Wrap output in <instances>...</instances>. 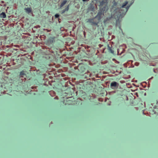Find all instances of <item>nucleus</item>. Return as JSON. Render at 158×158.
Returning <instances> with one entry per match:
<instances>
[{
    "label": "nucleus",
    "instance_id": "nucleus-1",
    "mask_svg": "<svg viewBox=\"0 0 158 158\" xmlns=\"http://www.w3.org/2000/svg\"><path fill=\"white\" fill-rule=\"evenodd\" d=\"M127 3V1H126L123 4L122 6L120 8H117L115 9H114V6H115L116 5L115 3L114 4L111 10V11L112 12L110 16L109 17L107 18L106 19L104 20L103 21L104 23H106L107 21L109 20L111 18H114L116 19L117 21L119 20L120 18L123 17L127 11L130 6V5L127 6L126 7Z\"/></svg>",
    "mask_w": 158,
    "mask_h": 158
},
{
    "label": "nucleus",
    "instance_id": "nucleus-2",
    "mask_svg": "<svg viewBox=\"0 0 158 158\" xmlns=\"http://www.w3.org/2000/svg\"><path fill=\"white\" fill-rule=\"evenodd\" d=\"M108 9V7L106 6H104L102 8H100V11L98 13L95 18H98L99 20H100L102 18V17L104 15V13L106 12Z\"/></svg>",
    "mask_w": 158,
    "mask_h": 158
},
{
    "label": "nucleus",
    "instance_id": "nucleus-3",
    "mask_svg": "<svg viewBox=\"0 0 158 158\" xmlns=\"http://www.w3.org/2000/svg\"><path fill=\"white\" fill-rule=\"evenodd\" d=\"M87 22L91 23L93 24L96 26L97 25L98 23V22H95L94 21V19H88L87 21Z\"/></svg>",
    "mask_w": 158,
    "mask_h": 158
},
{
    "label": "nucleus",
    "instance_id": "nucleus-4",
    "mask_svg": "<svg viewBox=\"0 0 158 158\" xmlns=\"http://www.w3.org/2000/svg\"><path fill=\"white\" fill-rule=\"evenodd\" d=\"M27 13L29 14L32 13V9L30 7L26 8L24 9Z\"/></svg>",
    "mask_w": 158,
    "mask_h": 158
},
{
    "label": "nucleus",
    "instance_id": "nucleus-5",
    "mask_svg": "<svg viewBox=\"0 0 158 158\" xmlns=\"http://www.w3.org/2000/svg\"><path fill=\"white\" fill-rule=\"evenodd\" d=\"M118 84L115 81H113L110 84V86L111 87H115L117 86Z\"/></svg>",
    "mask_w": 158,
    "mask_h": 158
},
{
    "label": "nucleus",
    "instance_id": "nucleus-6",
    "mask_svg": "<svg viewBox=\"0 0 158 158\" xmlns=\"http://www.w3.org/2000/svg\"><path fill=\"white\" fill-rule=\"evenodd\" d=\"M6 17V14L4 12H2L0 14V17L3 18H5Z\"/></svg>",
    "mask_w": 158,
    "mask_h": 158
},
{
    "label": "nucleus",
    "instance_id": "nucleus-7",
    "mask_svg": "<svg viewBox=\"0 0 158 158\" xmlns=\"http://www.w3.org/2000/svg\"><path fill=\"white\" fill-rule=\"evenodd\" d=\"M67 1L66 0H64V1H63L61 3L60 5V7H63L64 5H65L66 3L67 2Z\"/></svg>",
    "mask_w": 158,
    "mask_h": 158
},
{
    "label": "nucleus",
    "instance_id": "nucleus-8",
    "mask_svg": "<svg viewBox=\"0 0 158 158\" xmlns=\"http://www.w3.org/2000/svg\"><path fill=\"white\" fill-rule=\"evenodd\" d=\"M106 3V2L104 1L103 0L101 1L100 2V6H103L105 3Z\"/></svg>",
    "mask_w": 158,
    "mask_h": 158
},
{
    "label": "nucleus",
    "instance_id": "nucleus-9",
    "mask_svg": "<svg viewBox=\"0 0 158 158\" xmlns=\"http://www.w3.org/2000/svg\"><path fill=\"white\" fill-rule=\"evenodd\" d=\"M25 72L23 70L21 71L19 74V76L21 77H22V76L25 75Z\"/></svg>",
    "mask_w": 158,
    "mask_h": 158
},
{
    "label": "nucleus",
    "instance_id": "nucleus-10",
    "mask_svg": "<svg viewBox=\"0 0 158 158\" xmlns=\"http://www.w3.org/2000/svg\"><path fill=\"white\" fill-rule=\"evenodd\" d=\"M69 5H68L64 9V10L65 11H68L69 9Z\"/></svg>",
    "mask_w": 158,
    "mask_h": 158
},
{
    "label": "nucleus",
    "instance_id": "nucleus-11",
    "mask_svg": "<svg viewBox=\"0 0 158 158\" xmlns=\"http://www.w3.org/2000/svg\"><path fill=\"white\" fill-rule=\"evenodd\" d=\"M69 5H68L64 9V10L65 11H68L69 9Z\"/></svg>",
    "mask_w": 158,
    "mask_h": 158
},
{
    "label": "nucleus",
    "instance_id": "nucleus-12",
    "mask_svg": "<svg viewBox=\"0 0 158 158\" xmlns=\"http://www.w3.org/2000/svg\"><path fill=\"white\" fill-rule=\"evenodd\" d=\"M60 16V15L58 14H56L55 15V17L56 18H58Z\"/></svg>",
    "mask_w": 158,
    "mask_h": 158
},
{
    "label": "nucleus",
    "instance_id": "nucleus-13",
    "mask_svg": "<svg viewBox=\"0 0 158 158\" xmlns=\"http://www.w3.org/2000/svg\"><path fill=\"white\" fill-rule=\"evenodd\" d=\"M109 49L111 51V52L112 53H113L114 52L112 50L110 47L109 46H108Z\"/></svg>",
    "mask_w": 158,
    "mask_h": 158
},
{
    "label": "nucleus",
    "instance_id": "nucleus-14",
    "mask_svg": "<svg viewBox=\"0 0 158 158\" xmlns=\"http://www.w3.org/2000/svg\"><path fill=\"white\" fill-rule=\"evenodd\" d=\"M65 11L64 9L61 11V14H63L64 13H65Z\"/></svg>",
    "mask_w": 158,
    "mask_h": 158
},
{
    "label": "nucleus",
    "instance_id": "nucleus-15",
    "mask_svg": "<svg viewBox=\"0 0 158 158\" xmlns=\"http://www.w3.org/2000/svg\"><path fill=\"white\" fill-rule=\"evenodd\" d=\"M83 1V2H85L87 1V0H82Z\"/></svg>",
    "mask_w": 158,
    "mask_h": 158
}]
</instances>
